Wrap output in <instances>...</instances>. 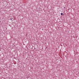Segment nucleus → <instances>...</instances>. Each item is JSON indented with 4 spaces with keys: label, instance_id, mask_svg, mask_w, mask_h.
I'll use <instances>...</instances> for the list:
<instances>
[{
    "label": "nucleus",
    "instance_id": "obj_1",
    "mask_svg": "<svg viewBox=\"0 0 79 79\" xmlns=\"http://www.w3.org/2000/svg\"><path fill=\"white\" fill-rule=\"evenodd\" d=\"M61 15H63V13H61Z\"/></svg>",
    "mask_w": 79,
    "mask_h": 79
},
{
    "label": "nucleus",
    "instance_id": "obj_2",
    "mask_svg": "<svg viewBox=\"0 0 79 79\" xmlns=\"http://www.w3.org/2000/svg\"><path fill=\"white\" fill-rule=\"evenodd\" d=\"M64 8H65V7H64Z\"/></svg>",
    "mask_w": 79,
    "mask_h": 79
}]
</instances>
